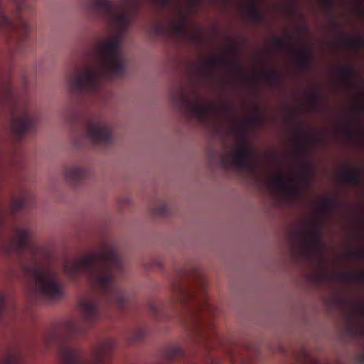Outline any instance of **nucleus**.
Listing matches in <instances>:
<instances>
[{
	"mask_svg": "<svg viewBox=\"0 0 364 364\" xmlns=\"http://www.w3.org/2000/svg\"><path fill=\"white\" fill-rule=\"evenodd\" d=\"M142 0H85L84 6L100 16L111 27L119 31L114 36L99 43L95 50L94 63L82 71L75 68L68 78V86L73 95L95 94L102 83L120 77L124 72L125 57L122 50V32L137 15Z\"/></svg>",
	"mask_w": 364,
	"mask_h": 364,
	"instance_id": "nucleus-1",
	"label": "nucleus"
},
{
	"mask_svg": "<svg viewBox=\"0 0 364 364\" xmlns=\"http://www.w3.org/2000/svg\"><path fill=\"white\" fill-rule=\"evenodd\" d=\"M63 269L71 280L87 275L106 301L119 309L124 307L127 294L117 279V274L123 272L122 259L113 242L104 243L99 250L81 259L65 260Z\"/></svg>",
	"mask_w": 364,
	"mask_h": 364,
	"instance_id": "nucleus-2",
	"label": "nucleus"
},
{
	"mask_svg": "<svg viewBox=\"0 0 364 364\" xmlns=\"http://www.w3.org/2000/svg\"><path fill=\"white\" fill-rule=\"evenodd\" d=\"M172 291L173 298L169 304V307H180L194 320L196 327H206L210 333H198L205 341L210 343L214 340L220 342L214 324L206 321L204 318L205 314L214 315L217 312V309L210 301L205 282H203L198 290H193L178 282L173 285Z\"/></svg>",
	"mask_w": 364,
	"mask_h": 364,
	"instance_id": "nucleus-3",
	"label": "nucleus"
},
{
	"mask_svg": "<svg viewBox=\"0 0 364 364\" xmlns=\"http://www.w3.org/2000/svg\"><path fill=\"white\" fill-rule=\"evenodd\" d=\"M83 330L73 322L68 325L66 335L58 338L57 348L60 364H109V357L116 348L115 341H102L94 350L90 359H86L82 353L72 343V338Z\"/></svg>",
	"mask_w": 364,
	"mask_h": 364,
	"instance_id": "nucleus-4",
	"label": "nucleus"
},
{
	"mask_svg": "<svg viewBox=\"0 0 364 364\" xmlns=\"http://www.w3.org/2000/svg\"><path fill=\"white\" fill-rule=\"evenodd\" d=\"M32 274L38 289L44 296L53 300L63 296V285L58 279V272L51 265L46 268L35 266Z\"/></svg>",
	"mask_w": 364,
	"mask_h": 364,
	"instance_id": "nucleus-5",
	"label": "nucleus"
},
{
	"mask_svg": "<svg viewBox=\"0 0 364 364\" xmlns=\"http://www.w3.org/2000/svg\"><path fill=\"white\" fill-rule=\"evenodd\" d=\"M237 134L242 139V144L235 151L226 152L221 156V167L225 171L236 168L239 170L247 169L252 172L254 170V166L250 159L253 149L247 141L245 127H240L237 129Z\"/></svg>",
	"mask_w": 364,
	"mask_h": 364,
	"instance_id": "nucleus-6",
	"label": "nucleus"
},
{
	"mask_svg": "<svg viewBox=\"0 0 364 364\" xmlns=\"http://www.w3.org/2000/svg\"><path fill=\"white\" fill-rule=\"evenodd\" d=\"M39 119L36 111L32 110L27 102L16 105L11 111V128L18 140L34 133Z\"/></svg>",
	"mask_w": 364,
	"mask_h": 364,
	"instance_id": "nucleus-7",
	"label": "nucleus"
},
{
	"mask_svg": "<svg viewBox=\"0 0 364 364\" xmlns=\"http://www.w3.org/2000/svg\"><path fill=\"white\" fill-rule=\"evenodd\" d=\"M193 92L195 100L188 96L184 87H179L178 96L175 99L176 104L180 109L188 112L198 122H205L209 118L210 113L214 111L215 106L211 103L203 102L196 90Z\"/></svg>",
	"mask_w": 364,
	"mask_h": 364,
	"instance_id": "nucleus-8",
	"label": "nucleus"
},
{
	"mask_svg": "<svg viewBox=\"0 0 364 364\" xmlns=\"http://www.w3.org/2000/svg\"><path fill=\"white\" fill-rule=\"evenodd\" d=\"M86 136L94 144L106 146L112 143V126L100 118L88 119L85 124Z\"/></svg>",
	"mask_w": 364,
	"mask_h": 364,
	"instance_id": "nucleus-9",
	"label": "nucleus"
},
{
	"mask_svg": "<svg viewBox=\"0 0 364 364\" xmlns=\"http://www.w3.org/2000/svg\"><path fill=\"white\" fill-rule=\"evenodd\" d=\"M31 232L26 229H19L16 231L14 237L9 241L5 251L9 255H16L21 257L26 252H35L36 247L30 240Z\"/></svg>",
	"mask_w": 364,
	"mask_h": 364,
	"instance_id": "nucleus-10",
	"label": "nucleus"
},
{
	"mask_svg": "<svg viewBox=\"0 0 364 364\" xmlns=\"http://www.w3.org/2000/svg\"><path fill=\"white\" fill-rule=\"evenodd\" d=\"M323 221L316 220L310 230H300L295 232L305 249L309 252L317 250L321 245V226Z\"/></svg>",
	"mask_w": 364,
	"mask_h": 364,
	"instance_id": "nucleus-11",
	"label": "nucleus"
},
{
	"mask_svg": "<svg viewBox=\"0 0 364 364\" xmlns=\"http://www.w3.org/2000/svg\"><path fill=\"white\" fill-rule=\"evenodd\" d=\"M270 184L274 189L289 198H298L302 193L301 188L296 184V178L287 179L281 173L272 179Z\"/></svg>",
	"mask_w": 364,
	"mask_h": 364,
	"instance_id": "nucleus-12",
	"label": "nucleus"
},
{
	"mask_svg": "<svg viewBox=\"0 0 364 364\" xmlns=\"http://www.w3.org/2000/svg\"><path fill=\"white\" fill-rule=\"evenodd\" d=\"M215 67L224 69L241 72L242 68L239 64L233 63L222 56H215L205 60L198 68L199 74L202 77H210L213 75V68Z\"/></svg>",
	"mask_w": 364,
	"mask_h": 364,
	"instance_id": "nucleus-13",
	"label": "nucleus"
},
{
	"mask_svg": "<svg viewBox=\"0 0 364 364\" xmlns=\"http://www.w3.org/2000/svg\"><path fill=\"white\" fill-rule=\"evenodd\" d=\"M85 321L92 323L102 318L100 304L94 300H83L80 304Z\"/></svg>",
	"mask_w": 364,
	"mask_h": 364,
	"instance_id": "nucleus-14",
	"label": "nucleus"
},
{
	"mask_svg": "<svg viewBox=\"0 0 364 364\" xmlns=\"http://www.w3.org/2000/svg\"><path fill=\"white\" fill-rule=\"evenodd\" d=\"M90 174V172L88 169L77 165L71 166L65 171L66 179L73 185L80 183L84 179L89 177Z\"/></svg>",
	"mask_w": 364,
	"mask_h": 364,
	"instance_id": "nucleus-15",
	"label": "nucleus"
},
{
	"mask_svg": "<svg viewBox=\"0 0 364 364\" xmlns=\"http://www.w3.org/2000/svg\"><path fill=\"white\" fill-rule=\"evenodd\" d=\"M295 58L299 68L304 70H308L311 68L312 55L309 48L296 50L295 52Z\"/></svg>",
	"mask_w": 364,
	"mask_h": 364,
	"instance_id": "nucleus-16",
	"label": "nucleus"
},
{
	"mask_svg": "<svg viewBox=\"0 0 364 364\" xmlns=\"http://www.w3.org/2000/svg\"><path fill=\"white\" fill-rule=\"evenodd\" d=\"M343 182L352 185H358L362 183L363 176L360 171L356 169H347L341 176Z\"/></svg>",
	"mask_w": 364,
	"mask_h": 364,
	"instance_id": "nucleus-17",
	"label": "nucleus"
},
{
	"mask_svg": "<svg viewBox=\"0 0 364 364\" xmlns=\"http://www.w3.org/2000/svg\"><path fill=\"white\" fill-rule=\"evenodd\" d=\"M338 73L348 86L352 88L356 87L351 81L352 78L356 75V71L353 66L343 65L339 68Z\"/></svg>",
	"mask_w": 364,
	"mask_h": 364,
	"instance_id": "nucleus-18",
	"label": "nucleus"
},
{
	"mask_svg": "<svg viewBox=\"0 0 364 364\" xmlns=\"http://www.w3.org/2000/svg\"><path fill=\"white\" fill-rule=\"evenodd\" d=\"M246 12L248 18L257 24L261 23L264 20L263 14L254 2H250L248 4Z\"/></svg>",
	"mask_w": 364,
	"mask_h": 364,
	"instance_id": "nucleus-19",
	"label": "nucleus"
},
{
	"mask_svg": "<svg viewBox=\"0 0 364 364\" xmlns=\"http://www.w3.org/2000/svg\"><path fill=\"white\" fill-rule=\"evenodd\" d=\"M262 76L269 85L278 83L281 78L280 73L274 69L264 71Z\"/></svg>",
	"mask_w": 364,
	"mask_h": 364,
	"instance_id": "nucleus-20",
	"label": "nucleus"
},
{
	"mask_svg": "<svg viewBox=\"0 0 364 364\" xmlns=\"http://www.w3.org/2000/svg\"><path fill=\"white\" fill-rule=\"evenodd\" d=\"M150 311L151 314L157 319H162L166 317V307L164 304H155L152 303L150 304Z\"/></svg>",
	"mask_w": 364,
	"mask_h": 364,
	"instance_id": "nucleus-21",
	"label": "nucleus"
},
{
	"mask_svg": "<svg viewBox=\"0 0 364 364\" xmlns=\"http://www.w3.org/2000/svg\"><path fill=\"white\" fill-rule=\"evenodd\" d=\"M343 43L345 46L351 48H364V38L361 36H357L355 38H346L343 40Z\"/></svg>",
	"mask_w": 364,
	"mask_h": 364,
	"instance_id": "nucleus-22",
	"label": "nucleus"
},
{
	"mask_svg": "<svg viewBox=\"0 0 364 364\" xmlns=\"http://www.w3.org/2000/svg\"><path fill=\"white\" fill-rule=\"evenodd\" d=\"M171 32L176 37H181L186 32V18H183L182 21L173 22L171 25Z\"/></svg>",
	"mask_w": 364,
	"mask_h": 364,
	"instance_id": "nucleus-23",
	"label": "nucleus"
},
{
	"mask_svg": "<svg viewBox=\"0 0 364 364\" xmlns=\"http://www.w3.org/2000/svg\"><path fill=\"white\" fill-rule=\"evenodd\" d=\"M338 206V203L330 198H323L321 202L320 208L323 212H331L336 209Z\"/></svg>",
	"mask_w": 364,
	"mask_h": 364,
	"instance_id": "nucleus-24",
	"label": "nucleus"
},
{
	"mask_svg": "<svg viewBox=\"0 0 364 364\" xmlns=\"http://www.w3.org/2000/svg\"><path fill=\"white\" fill-rule=\"evenodd\" d=\"M273 43L275 47L279 50H294V46L291 40H284L280 38L275 37L273 39Z\"/></svg>",
	"mask_w": 364,
	"mask_h": 364,
	"instance_id": "nucleus-25",
	"label": "nucleus"
},
{
	"mask_svg": "<svg viewBox=\"0 0 364 364\" xmlns=\"http://www.w3.org/2000/svg\"><path fill=\"white\" fill-rule=\"evenodd\" d=\"M341 278L348 282H363L364 281V271H361L355 274L343 272L341 274Z\"/></svg>",
	"mask_w": 364,
	"mask_h": 364,
	"instance_id": "nucleus-26",
	"label": "nucleus"
},
{
	"mask_svg": "<svg viewBox=\"0 0 364 364\" xmlns=\"http://www.w3.org/2000/svg\"><path fill=\"white\" fill-rule=\"evenodd\" d=\"M167 356L168 359L174 360L185 358L186 353L179 346H173L168 351Z\"/></svg>",
	"mask_w": 364,
	"mask_h": 364,
	"instance_id": "nucleus-27",
	"label": "nucleus"
},
{
	"mask_svg": "<svg viewBox=\"0 0 364 364\" xmlns=\"http://www.w3.org/2000/svg\"><path fill=\"white\" fill-rule=\"evenodd\" d=\"M303 168L304 173L297 178V179L304 185L307 186L311 181V169L308 164H304Z\"/></svg>",
	"mask_w": 364,
	"mask_h": 364,
	"instance_id": "nucleus-28",
	"label": "nucleus"
},
{
	"mask_svg": "<svg viewBox=\"0 0 364 364\" xmlns=\"http://www.w3.org/2000/svg\"><path fill=\"white\" fill-rule=\"evenodd\" d=\"M21 358L17 353H9L3 361H0V364H18Z\"/></svg>",
	"mask_w": 364,
	"mask_h": 364,
	"instance_id": "nucleus-29",
	"label": "nucleus"
},
{
	"mask_svg": "<svg viewBox=\"0 0 364 364\" xmlns=\"http://www.w3.org/2000/svg\"><path fill=\"white\" fill-rule=\"evenodd\" d=\"M152 213L156 216H166L168 213V207L166 204H161L154 208Z\"/></svg>",
	"mask_w": 364,
	"mask_h": 364,
	"instance_id": "nucleus-30",
	"label": "nucleus"
},
{
	"mask_svg": "<svg viewBox=\"0 0 364 364\" xmlns=\"http://www.w3.org/2000/svg\"><path fill=\"white\" fill-rule=\"evenodd\" d=\"M146 336V331L143 328L136 329L132 334L130 339L132 341H139L142 340Z\"/></svg>",
	"mask_w": 364,
	"mask_h": 364,
	"instance_id": "nucleus-31",
	"label": "nucleus"
},
{
	"mask_svg": "<svg viewBox=\"0 0 364 364\" xmlns=\"http://www.w3.org/2000/svg\"><path fill=\"white\" fill-rule=\"evenodd\" d=\"M309 99L312 104L314 108H316L322 101V97L318 93L314 92L309 97Z\"/></svg>",
	"mask_w": 364,
	"mask_h": 364,
	"instance_id": "nucleus-32",
	"label": "nucleus"
},
{
	"mask_svg": "<svg viewBox=\"0 0 364 364\" xmlns=\"http://www.w3.org/2000/svg\"><path fill=\"white\" fill-rule=\"evenodd\" d=\"M12 205L14 211L23 210L26 208V199L23 198L14 200Z\"/></svg>",
	"mask_w": 364,
	"mask_h": 364,
	"instance_id": "nucleus-33",
	"label": "nucleus"
},
{
	"mask_svg": "<svg viewBox=\"0 0 364 364\" xmlns=\"http://www.w3.org/2000/svg\"><path fill=\"white\" fill-rule=\"evenodd\" d=\"M294 134L299 141L304 140L306 136V132L300 126L295 127Z\"/></svg>",
	"mask_w": 364,
	"mask_h": 364,
	"instance_id": "nucleus-34",
	"label": "nucleus"
},
{
	"mask_svg": "<svg viewBox=\"0 0 364 364\" xmlns=\"http://www.w3.org/2000/svg\"><path fill=\"white\" fill-rule=\"evenodd\" d=\"M5 304L6 298L3 294L0 293V319L3 318L4 315Z\"/></svg>",
	"mask_w": 364,
	"mask_h": 364,
	"instance_id": "nucleus-35",
	"label": "nucleus"
},
{
	"mask_svg": "<svg viewBox=\"0 0 364 364\" xmlns=\"http://www.w3.org/2000/svg\"><path fill=\"white\" fill-rule=\"evenodd\" d=\"M349 257H357L359 259H362L364 257V250L363 249H359L355 251L350 252L348 253Z\"/></svg>",
	"mask_w": 364,
	"mask_h": 364,
	"instance_id": "nucleus-36",
	"label": "nucleus"
},
{
	"mask_svg": "<svg viewBox=\"0 0 364 364\" xmlns=\"http://www.w3.org/2000/svg\"><path fill=\"white\" fill-rule=\"evenodd\" d=\"M328 10L331 9L334 6L335 0H321Z\"/></svg>",
	"mask_w": 364,
	"mask_h": 364,
	"instance_id": "nucleus-37",
	"label": "nucleus"
},
{
	"mask_svg": "<svg viewBox=\"0 0 364 364\" xmlns=\"http://www.w3.org/2000/svg\"><path fill=\"white\" fill-rule=\"evenodd\" d=\"M343 129H344L346 135L348 137H351L352 135H353V131H352L351 127L349 125L346 124H344L343 125Z\"/></svg>",
	"mask_w": 364,
	"mask_h": 364,
	"instance_id": "nucleus-38",
	"label": "nucleus"
},
{
	"mask_svg": "<svg viewBox=\"0 0 364 364\" xmlns=\"http://www.w3.org/2000/svg\"><path fill=\"white\" fill-rule=\"evenodd\" d=\"M154 1L161 7L168 6L171 1V0H154Z\"/></svg>",
	"mask_w": 364,
	"mask_h": 364,
	"instance_id": "nucleus-39",
	"label": "nucleus"
},
{
	"mask_svg": "<svg viewBox=\"0 0 364 364\" xmlns=\"http://www.w3.org/2000/svg\"><path fill=\"white\" fill-rule=\"evenodd\" d=\"M357 310L364 314V305L363 304H358L357 306Z\"/></svg>",
	"mask_w": 364,
	"mask_h": 364,
	"instance_id": "nucleus-40",
	"label": "nucleus"
},
{
	"mask_svg": "<svg viewBox=\"0 0 364 364\" xmlns=\"http://www.w3.org/2000/svg\"><path fill=\"white\" fill-rule=\"evenodd\" d=\"M155 29L156 30V32L159 33L163 31V27H162V26L157 25V26H156Z\"/></svg>",
	"mask_w": 364,
	"mask_h": 364,
	"instance_id": "nucleus-41",
	"label": "nucleus"
},
{
	"mask_svg": "<svg viewBox=\"0 0 364 364\" xmlns=\"http://www.w3.org/2000/svg\"><path fill=\"white\" fill-rule=\"evenodd\" d=\"M360 13L364 16V8L359 6Z\"/></svg>",
	"mask_w": 364,
	"mask_h": 364,
	"instance_id": "nucleus-42",
	"label": "nucleus"
},
{
	"mask_svg": "<svg viewBox=\"0 0 364 364\" xmlns=\"http://www.w3.org/2000/svg\"><path fill=\"white\" fill-rule=\"evenodd\" d=\"M298 149H299V150H302V149H303V146H302V145H301V144H299V145L298 146Z\"/></svg>",
	"mask_w": 364,
	"mask_h": 364,
	"instance_id": "nucleus-43",
	"label": "nucleus"
},
{
	"mask_svg": "<svg viewBox=\"0 0 364 364\" xmlns=\"http://www.w3.org/2000/svg\"><path fill=\"white\" fill-rule=\"evenodd\" d=\"M77 117V114L75 112H73V118H76Z\"/></svg>",
	"mask_w": 364,
	"mask_h": 364,
	"instance_id": "nucleus-44",
	"label": "nucleus"
}]
</instances>
